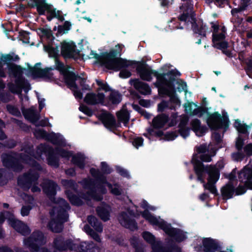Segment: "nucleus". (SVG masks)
I'll return each mask as SVG.
<instances>
[{
  "mask_svg": "<svg viewBox=\"0 0 252 252\" xmlns=\"http://www.w3.org/2000/svg\"><path fill=\"white\" fill-rule=\"evenodd\" d=\"M118 120L120 122L123 123L126 126V124L129 121V116L127 111L125 108H123L117 113Z\"/></svg>",
  "mask_w": 252,
  "mask_h": 252,
  "instance_id": "obj_37",
  "label": "nucleus"
},
{
  "mask_svg": "<svg viewBox=\"0 0 252 252\" xmlns=\"http://www.w3.org/2000/svg\"><path fill=\"white\" fill-rule=\"evenodd\" d=\"M216 48L221 51L222 53L228 58H232L233 55L231 50H228L229 47L228 42L226 41L220 42L215 45Z\"/></svg>",
  "mask_w": 252,
  "mask_h": 252,
  "instance_id": "obj_34",
  "label": "nucleus"
},
{
  "mask_svg": "<svg viewBox=\"0 0 252 252\" xmlns=\"http://www.w3.org/2000/svg\"><path fill=\"white\" fill-rule=\"evenodd\" d=\"M46 239L42 232L36 231L31 236L24 240V245L30 248L32 252H48L47 250L40 249V246L46 243ZM17 252H25L22 249L18 250Z\"/></svg>",
  "mask_w": 252,
  "mask_h": 252,
  "instance_id": "obj_9",
  "label": "nucleus"
},
{
  "mask_svg": "<svg viewBox=\"0 0 252 252\" xmlns=\"http://www.w3.org/2000/svg\"><path fill=\"white\" fill-rule=\"evenodd\" d=\"M143 135L150 140H156L158 137V118L155 117L150 126L147 129L146 132Z\"/></svg>",
  "mask_w": 252,
  "mask_h": 252,
  "instance_id": "obj_21",
  "label": "nucleus"
},
{
  "mask_svg": "<svg viewBox=\"0 0 252 252\" xmlns=\"http://www.w3.org/2000/svg\"><path fill=\"white\" fill-rule=\"evenodd\" d=\"M66 193L70 201L73 204H74L76 205H80L82 204L83 201L79 198L77 197V196H76L73 194H71L68 191H66Z\"/></svg>",
  "mask_w": 252,
  "mask_h": 252,
  "instance_id": "obj_45",
  "label": "nucleus"
},
{
  "mask_svg": "<svg viewBox=\"0 0 252 252\" xmlns=\"http://www.w3.org/2000/svg\"><path fill=\"white\" fill-rule=\"evenodd\" d=\"M48 13L52 16V17H56L60 20H63V17L61 15V12L57 10L56 8H54L52 5L51 6V10H49Z\"/></svg>",
  "mask_w": 252,
  "mask_h": 252,
  "instance_id": "obj_48",
  "label": "nucleus"
},
{
  "mask_svg": "<svg viewBox=\"0 0 252 252\" xmlns=\"http://www.w3.org/2000/svg\"><path fill=\"white\" fill-rule=\"evenodd\" d=\"M142 236L144 239L151 245L152 252H158L157 243L156 241L155 237L147 231L143 233Z\"/></svg>",
  "mask_w": 252,
  "mask_h": 252,
  "instance_id": "obj_32",
  "label": "nucleus"
},
{
  "mask_svg": "<svg viewBox=\"0 0 252 252\" xmlns=\"http://www.w3.org/2000/svg\"><path fill=\"white\" fill-rule=\"evenodd\" d=\"M88 220L89 223L93 227L94 229L98 232L102 231V226L98 220L93 216H89L88 218Z\"/></svg>",
  "mask_w": 252,
  "mask_h": 252,
  "instance_id": "obj_39",
  "label": "nucleus"
},
{
  "mask_svg": "<svg viewBox=\"0 0 252 252\" xmlns=\"http://www.w3.org/2000/svg\"><path fill=\"white\" fill-rule=\"evenodd\" d=\"M58 188V186L51 181H46L43 185L44 191L51 197L55 194Z\"/></svg>",
  "mask_w": 252,
  "mask_h": 252,
  "instance_id": "obj_26",
  "label": "nucleus"
},
{
  "mask_svg": "<svg viewBox=\"0 0 252 252\" xmlns=\"http://www.w3.org/2000/svg\"><path fill=\"white\" fill-rule=\"evenodd\" d=\"M208 128L205 125L202 126L201 125L198 129H197L198 135H196L199 137L202 136L204 135H205V134L208 131Z\"/></svg>",
  "mask_w": 252,
  "mask_h": 252,
  "instance_id": "obj_57",
  "label": "nucleus"
},
{
  "mask_svg": "<svg viewBox=\"0 0 252 252\" xmlns=\"http://www.w3.org/2000/svg\"><path fill=\"white\" fill-rule=\"evenodd\" d=\"M194 105L195 106H197L196 104L194 103L193 102H188L187 103H185L184 104L185 110L186 112H190V114L192 112V105Z\"/></svg>",
  "mask_w": 252,
  "mask_h": 252,
  "instance_id": "obj_62",
  "label": "nucleus"
},
{
  "mask_svg": "<svg viewBox=\"0 0 252 252\" xmlns=\"http://www.w3.org/2000/svg\"><path fill=\"white\" fill-rule=\"evenodd\" d=\"M175 82L178 85L176 89V91H177L179 93H181L183 91H184L185 94H186L187 93V85L186 82L183 81L182 79L176 80Z\"/></svg>",
  "mask_w": 252,
  "mask_h": 252,
  "instance_id": "obj_41",
  "label": "nucleus"
},
{
  "mask_svg": "<svg viewBox=\"0 0 252 252\" xmlns=\"http://www.w3.org/2000/svg\"><path fill=\"white\" fill-rule=\"evenodd\" d=\"M212 136L215 142L216 145L219 146V145L221 143L222 141L220 134L219 132H215L213 133Z\"/></svg>",
  "mask_w": 252,
  "mask_h": 252,
  "instance_id": "obj_55",
  "label": "nucleus"
},
{
  "mask_svg": "<svg viewBox=\"0 0 252 252\" xmlns=\"http://www.w3.org/2000/svg\"><path fill=\"white\" fill-rule=\"evenodd\" d=\"M193 17H195V16L192 14H189L188 12L184 13L179 16V20L186 23L190 22L191 23V21H192V18Z\"/></svg>",
  "mask_w": 252,
  "mask_h": 252,
  "instance_id": "obj_47",
  "label": "nucleus"
},
{
  "mask_svg": "<svg viewBox=\"0 0 252 252\" xmlns=\"http://www.w3.org/2000/svg\"><path fill=\"white\" fill-rule=\"evenodd\" d=\"M244 151L247 156H252V144H248L244 147Z\"/></svg>",
  "mask_w": 252,
  "mask_h": 252,
  "instance_id": "obj_60",
  "label": "nucleus"
},
{
  "mask_svg": "<svg viewBox=\"0 0 252 252\" xmlns=\"http://www.w3.org/2000/svg\"><path fill=\"white\" fill-rule=\"evenodd\" d=\"M105 96L101 93H98L97 94L94 93H88L84 98L86 103L90 105L100 104H105Z\"/></svg>",
  "mask_w": 252,
  "mask_h": 252,
  "instance_id": "obj_19",
  "label": "nucleus"
},
{
  "mask_svg": "<svg viewBox=\"0 0 252 252\" xmlns=\"http://www.w3.org/2000/svg\"><path fill=\"white\" fill-rule=\"evenodd\" d=\"M90 173L93 177L96 178V181L94 182L92 179H86L82 181V184L87 194L82 195V198L85 200L93 199L96 201L101 200L102 199V194L106 192V189L105 188V185L109 187L110 192L112 194L119 195L122 193V189L120 186L116 184L112 185L107 183L105 177L98 170L91 168Z\"/></svg>",
  "mask_w": 252,
  "mask_h": 252,
  "instance_id": "obj_2",
  "label": "nucleus"
},
{
  "mask_svg": "<svg viewBox=\"0 0 252 252\" xmlns=\"http://www.w3.org/2000/svg\"><path fill=\"white\" fill-rule=\"evenodd\" d=\"M208 108L206 107H199L194 109L191 112V115H197L201 117L205 113L208 114Z\"/></svg>",
  "mask_w": 252,
  "mask_h": 252,
  "instance_id": "obj_43",
  "label": "nucleus"
},
{
  "mask_svg": "<svg viewBox=\"0 0 252 252\" xmlns=\"http://www.w3.org/2000/svg\"><path fill=\"white\" fill-rule=\"evenodd\" d=\"M56 153L60 155L63 158H68L71 156V154L66 151L62 149L61 148L59 147L56 150Z\"/></svg>",
  "mask_w": 252,
  "mask_h": 252,
  "instance_id": "obj_50",
  "label": "nucleus"
},
{
  "mask_svg": "<svg viewBox=\"0 0 252 252\" xmlns=\"http://www.w3.org/2000/svg\"><path fill=\"white\" fill-rule=\"evenodd\" d=\"M207 114L206 123L211 130L223 129L226 131L228 128L229 120L226 112H223L222 116L218 112H215L212 114L208 112Z\"/></svg>",
  "mask_w": 252,
  "mask_h": 252,
  "instance_id": "obj_8",
  "label": "nucleus"
},
{
  "mask_svg": "<svg viewBox=\"0 0 252 252\" xmlns=\"http://www.w3.org/2000/svg\"><path fill=\"white\" fill-rule=\"evenodd\" d=\"M158 229H162L168 237L171 238L164 247H161V242L158 240V252H182L180 247L174 243H181L186 239L187 237L183 231L178 228L172 226L171 223L160 219L158 216Z\"/></svg>",
  "mask_w": 252,
  "mask_h": 252,
  "instance_id": "obj_4",
  "label": "nucleus"
},
{
  "mask_svg": "<svg viewBox=\"0 0 252 252\" xmlns=\"http://www.w3.org/2000/svg\"><path fill=\"white\" fill-rule=\"evenodd\" d=\"M30 151H25L20 154L19 157L15 154H5L2 155L1 158L4 166L7 167H11L14 171H19L22 168V163L29 164L32 165L33 169L30 172L25 174L23 176L18 178V184L21 188L27 189L31 188L32 192H38L40 191V188L36 186L37 181L38 178L37 170L41 169L40 166L36 163L33 159L29 157Z\"/></svg>",
  "mask_w": 252,
  "mask_h": 252,
  "instance_id": "obj_1",
  "label": "nucleus"
},
{
  "mask_svg": "<svg viewBox=\"0 0 252 252\" xmlns=\"http://www.w3.org/2000/svg\"><path fill=\"white\" fill-rule=\"evenodd\" d=\"M196 154H204L208 151V149L206 145L202 144L199 146L196 147Z\"/></svg>",
  "mask_w": 252,
  "mask_h": 252,
  "instance_id": "obj_54",
  "label": "nucleus"
},
{
  "mask_svg": "<svg viewBox=\"0 0 252 252\" xmlns=\"http://www.w3.org/2000/svg\"><path fill=\"white\" fill-rule=\"evenodd\" d=\"M44 49L45 51L49 53V56L51 57H54L56 54V51L50 46H44Z\"/></svg>",
  "mask_w": 252,
  "mask_h": 252,
  "instance_id": "obj_63",
  "label": "nucleus"
},
{
  "mask_svg": "<svg viewBox=\"0 0 252 252\" xmlns=\"http://www.w3.org/2000/svg\"><path fill=\"white\" fill-rule=\"evenodd\" d=\"M123 47V45H116L115 49L104 56L102 62L107 68L118 71L122 67H127L133 64L130 61L116 58Z\"/></svg>",
  "mask_w": 252,
  "mask_h": 252,
  "instance_id": "obj_7",
  "label": "nucleus"
},
{
  "mask_svg": "<svg viewBox=\"0 0 252 252\" xmlns=\"http://www.w3.org/2000/svg\"><path fill=\"white\" fill-rule=\"evenodd\" d=\"M129 83L137 90L141 94L147 95L151 93V89L148 85L144 83L138 79L130 80Z\"/></svg>",
  "mask_w": 252,
  "mask_h": 252,
  "instance_id": "obj_25",
  "label": "nucleus"
},
{
  "mask_svg": "<svg viewBox=\"0 0 252 252\" xmlns=\"http://www.w3.org/2000/svg\"><path fill=\"white\" fill-rule=\"evenodd\" d=\"M37 7V10L40 14H43L46 11L48 12L51 10L52 5L48 4L43 1L38 0H33Z\"/></svg>",
  "mask_w": 252,
  "mask_h": 252,
  "instance_id": "obj_36",
  "label": "nucleus"
},
{
  "mask_svg": "<svg viewBox=\"0 0 252 252\" xmlns=\"http://www.w3.org/2000/svg\"><path fill=\"white\" fill-rule=\"evenodd\" d=\"M23 113L25 118L33 123H36L39 119V116L36 113L34 107L25 110Z\"/></svg>",
  "mask_w": 252,
  "mask_h": 252,
  "instance_id": "obj_33",
  "label": "nucleus"
},
{
  "mask_svg": "<svg viewBox=\"0 0 252 252\" xmlns=\"http://www.w3.org/2000/svg\"><path fill=\"white\" fill-rule=\"evenodd\" d=\"M96 84L98 86V91H104L105 92H109V94L105 97V103L106 105H117L122 101V95L115 90L111 89L107 84L104 83L100 80H96Z\"/></svg>",
  "mask_w": 252,
  "mask_h": 252,
  "instance_id": "obj_13",
  "label": "nucleus"
},
{
  "mask_svg": "<svg viewBox=\"0 0 252 252\" xmlns=\"http://www.w3.org/2000/svg\"><path fill=\"white\" fill-rule=\"evenodd\" d=\"M212 160V156L210 154L205 153L200 155L196 154L193 155L191 159V163L193 166L194 171L197 177L198 181L201 183H205L206 178V171L204 169L207 170H217L214 165H205L203 162H210Z\"/></svg>",
  "mask_w": 252,
  "mask_h": 252,
  "instance_id": "obj_6",
  "label": "nucleus"
},
{
  "mask_svg": "<svg viewBox=\"0 0 252 252\" xmlns=\"http://www.w3.org/2000/svg\"><path fill=\"white\" fill-rule=\"evenodd\" d=\"M100 117L106 127L110 128L115 126L116 121L115 118L109 113L103 112L101 114Z\"/></svg>",
  "mask_w": 252,
  "mask_h": 252,
  "instance_id": "obj_27",
  "label": "nucleus"
},
{
  "mask_svg": "<svg viewBox=\"0 0 252 252\" xmlns=\"http://www.w3.org/2000/svg\"><path fill=\"white\" fill-rule=\"evenodd\" d=\"M190 128L189 127L179 128L177 133L184 138H186L189 134Z\"/></svg>",
  "mask_w": 252,
  "mask_h": 252,
  "instance_id": "obj_53",
  "label": "nucleus"
},
{
  "mask_svg": "<svg viewBox=\"0 0 252 252\" xmlns=\"http://www.w3.org/2000/svg\"><path fill=\"white\" fill-rule=\"evenodd\" d=\"M191 26L193 31V36L196 38L200 37V38L195 42L199 45L201 43V38L206 37L208 27L206 24L203 23L202 21L197 22L195 17L192 18Z\"/></svg>",
  "mask_w": 252,
  "mask_h": 252,
  "instance_id": "obj_15",
  "label": "nucleus"
},
{
  "mask_svg": "<svg viewBox=\"0 0 252 252\" xmlns=\"http://www.w3.org/2000/svg\"><path fill=\"white\" fill-rule=\"evenodd\" d=\"M206 171V176L208 175V183L203 184V187L205 189L208 190L210 192L213 194L215 196L219 195L217 189L215 184L218 181L220 178L219 171L218 170H207L204 169Z\"/></svg>",
  "mask_w": 252,
  "mask_h": 252,
  "instance_id": "obj_14",
  "label": "nucleus"
},
{
  "mask_svg": "<svg viewBox=\"0 0 252 252\" xmlns=\"http://www.w3.org/2000/svg\"><path fill=\"white\" fill-rule=\"evenodd\" d=\"M116 169H117V171L122 176H123L126 177H129V174H128V172L125 169L123 168L122 167H120V166H117Z\"/></svg>",
  "mask_w": 252,
  "mask_h": 252,
  "instance_id": "obj_64",
  "label": "nucleus"
},
{
  "mask_svg": "<svg viewBox=\"0 0 252 252\" xmlns=\"http://www.w3.org/2000/svg\"><path fill=\"white\" fill-rule=\"evenodd\" d=\"M61 53L65 58H75L78 54L76 46L72 41H63L62 43Z\"/></svg>",
  "mask_w": 252,
  "mask_h": 252,
  "instance_id": "obj_18",
  "label": "nucleus"
},
{
  "mask_svg": "<svg viewBox=\"0 0 252 252\" xmlns=\"http://www.w3.org/2000/svg\"><path fill=\"white\" fill-rule=\"evenodd\" d=\"M84 231L89 235H90L94 240L97 242L100 241V238L98 234L96 233L88 225H85L84 227Z\"/></svg>",
  "mask_w": 252,
  "mask_h": 252,
  "instance_id": "obj_42",
  "label": "nucleus"
},
{
  "mask_svg": "<svg viewBox=\"0 0 252 252\" xmlns=\"http://www.w3.org/2000/svg\"><path fill=\"white\" fill-rule=\"evenodd\" d=\"M238 179L240 182L244 183L245 181L252 180V168L245 166L238 173Z\"/></svg>",
  "mask_w": 252,
  "mask_h": 252,
  "instance_id": "obj_28",
  "label": "nucleus"
},
{
  "mask_svg": "<svg viewBox=\"0 0 252 252\" xmlns=\"http://www.w3.org/2000/svg\"><path fill=\"white\" fill-rule=\"evenodd\" d=\"M69 209L68 203L63 199L59 200L58 203L53 206L50 212L51 220L49 227L54 232H60L63 229V223L67 221L68 216L66 211Z\"/></svg>",
  "mask_w": 252,
  "mask_h": 252,
  "instance_id": "obj_5",
  "label": "nucleus"
},
{
  "mask_svg": "<svg viewBox=\"0 0 252 252\" xmlns=\"http://www.w3.org/2000/svg\"><path fill=\"white\" fill-rule=\"evenodd\" d=\"M134 215L133 212L129 211H127V213H123L119 217V222L125 227L133 230L136 228V223L132 219Z\"/></svg>",
  "mask_w": 252,
  "mask_h": 252,
  "instance_id": "obj_17",
  "label": "nucleus"
},
{
  "mask_svg": "<svg viewBox=\"0 0 252 252\" xmlns=\"http://www.w3.org/2000/svg\"><path fill=\"white\" fill-rule=\"evenodd\" d=\"M9 69L15 77L18 78L15 83H10L8 85L9 90L13 93H16L21 96L22 89H24L25 92H28L30 89V85L25 80L20 77L21 75V69L16 65H11Z\"/></svg>",
  "mask_w": 252,
  "mask_h": 252,
  "instance_id": "obj_11",
  "label": "nucleus"
},
{
  "mask_svg": "<svg viewBox=\"0 0 252 252\" xmlns=\"http://www.w3.org/2000/svg\"><path fill=\"white\" fill-rule=\"evenodd\" d=\"M46 148L44 145H40L37 149V154L35 156L34 158L37 159H39L41 157V156L43 153L46 154Z\"/></svg>",
  "mask_w": 252,
  "mask_h": 252,
  "instance_id": "obj_51",
  "label": "nucleus"
},
{
  "mask_svg": "<svg viewBox=\"0 0 252 252\" xmlns=\"http://www.w3.org/2000/svg\"><path fill=\"white\" fill-rule=\"evenodd\" d=\"M247 189L243 185H239L236 188H235V193L236 195H242L246 192Z\"/></svg>",
  "mask_w": 252,
  "mask_h": 252,
  "instance_id": "obj_56",
  "label": "nucleus"
},
{
  "mask_svg": "<svg viewBox=\"0 0 252 252\" xmlns=\"http://www.w3.org/2000/svg\"><path fill=\"white\" fill-rule=\"evenodd\" d=\"M220 191L223 199L227 200L232 198L235 193V187L233 182H228L221 188Z\"/></svg>",
  "mask_w": 252,
  "mask_h": 252,
  "instance_id": "obj_24",
  "label": "nucleus"
},
{
  "mask_svg": "<svg viewBox=\"0 0 252 252\" xmlns=\"http://www.w3.org/2000/svg\"><path fill=\"white\" fill-rule=\"evenodd\" d=\"M190 125L191 130L195 133L196 135H198L197 129H198L201 125L200 120L198 119H193L190 122Z\"/></svg>",
  "mask_w": 252,
  "mask_h": 252,
  "instance_id": "obj_46",
  "label": "nucleus"
},
{
  "mask_svg": "<svg viewBox=\"0 0 252 252\" xmlns=\"http://www.w3.org/2000/svg\"><path fill=\"white\" fill-rule=\"evenodd\" d=\"M141 206L145 209L142 214L144 218L147 220L150 223L153 225H156L157 223V218L153 216L148 210V203L147 202L143 201L141 204Z\"/></svg>",
  "mask_w": 252,
  "mask_h": 252,
  "instance_id": "obj_31",
  "label": "nucleus"
},
{
  "mask_svg": "<svg viewBox=\"0 0 252 252\" xmlns=\"http://www.w3.org/2000/svg\"><path fill=\"white\" fill-rule=\"evenodd\" d=\"M97 213L100 218L104 221L109 219L110 208L105 204H102L97 208Z\"/></svg>",
  "mask_w": 252,
  "mask_h": 252,
  "instance_id": "obj_29",
  "label": "nucleus"
},
{
  "mask_svg": "<svg viewBox=\"0 0 252 252\" xmlns=\"http://www.w3.org/2000/svg\"><path fill=\"white\" fill-rule=\"evenodd\" d=\"M77 252H99V248L92 242L90 243L82 242L78 248Z\"/></svg>",
  "mask_w": 252,
  "mask_h": 252,
  "instance_id": "obj_30",
  "label": "nucleus"
},
{
  "mask_svg": "<svg viewBox=\"0 0 252 252\" xmlns=\"http://www.w3.org/2000/svg\"><path fill=\"white\" fill-rule=\"evenodd\" d=\"M40 63H37L34 67L31 68V73L34 77H47L50 78L52 74L50 72L51 68L41 69L38 67Z\"/></svg>",
  "mask_w": 252,
  "mask_h": 252,
  "instance_id": "obj_22",
  "label": "nucleus"
},
{
  "mask_svg": "<svg viewBox=\"0 0 252 252\" xmlns=\"http://www.w3.org/2000/svg\"><path fill=\"white\" fill-rule=\"evenodd\" d=\"M55 251L54 252H61L67 249L68 247L67 244L63 243V238L58 237L54 241Z\"/></svg>",
  "mask_w": 252,
  "mask_h": 252,
  "instance_id": "obj_35",
  "label": "nucleus"
},
{
  "mask_svg": "<svg viewBox=\"0 0 252 252\" xmlns=\"http://www.w3.org/2000/svg\"><path fill=\"white\" fill-rule=\"evenodd\" d=\"M34 135L37 138H44L51 141L53 144L60 146H65V142L63 136L60 134L47 133L42 129H37L34 131Z\"/></svg>",
  "mask_w": 252,
  "mask_h": 252,
  "instance_id": "obj_16",
  "label": "nucleus"
},
{
  "mask_svg": "<svg viewBox=\"0 0 252 252\" xmlns=\"http://www.w3.org/2000/svg\"><path fill=\"white\" fill-rule=\"evenodd\" d=\"M225 38V35L224 33H213L212 34V43L213 46L216 48L215 45L220 42L224 41Z\"/></svg>",
  "mask_w": 252,
  "mask_h": 252,
  "instance_id": "obj_40",
  "label": "nucleus"
},
{
  "mask_svg": "<svg viewBox=\"0 0 252 252\" xmlns=\"http://www.w3.org/2000/svg\"><path fill=\"white\" fill-rule=\"evenodd\" d=\"M136 69L140 77L146 81H150L153 76H157V72L153 71L150 66L145 64H138Z\"/></svg>",
  "mask_w": 252,
  "mask_h": 252,
  "instance_id": "obj_20",
  "label": "nucleus"
},
{
  "mask_svg": "<svg viewBox=\"0 0 252 252\" xmlns=\"http://www.w3.org/2000/svg\"><path fill=\"white\" fill-rule=\"evenodd\" d=\"M55 64L56 68L63 73L65 82L69 88L73 92L75 97L76 98H82V94L78 90L77 86L75 83V81L77 79V77L74 73L70 71V68H66L62 63L57 59L55 60Z\"/></svg>",
  "mask_w": 252,
  "mask_h": 252,
  "instance_id": "obj_10",
  "label": "nucleus"
},
{
  "mask_svg": "<svg viewBox=\"0 0 252 252\" xmlns=\"http://www.w3.org/2000/svg\"><path fill=\"white\" fill-rule=\"evenodd\" d=\"M170 65L165 64L158 72V97H169V104L180 105L181 101L177 96L175 84L177 76L181 73L176 69L169 70Z\"/></svg>",
  "mask_w": 252,
  "mask_h": 252,
  "instance_id": "obj_3",
  "label": "nucleus"
},
{
  "mask_svg": "<svg viewBox=\"0 0 252 252\" xmlns=\"http://www.w3.org/2000/svg\"><path fill=\"white\" fill-rule=\"evenodd\" d=\"M132 143L133 146L138 149L139 147L143 145V139L141 137H136L133 140Z\"/></svg>",
  "mask_w": 252,
  "mask_h": 252,
  "instance_id": "obj_59",
  "label": "nucleus"
},
{
  "mask_svg": "<svg viewBox=\"0 0 252 252\" xmlns=\"http://www.w3.org/2000/svg\"><path fill=\"white\" fill-rule=\"evenodd\" d=\"M244 145V140L242 138L239 137H238L235 144L236 148L239 152L241 151L244 149L243 146Z\"/></svg>",
  "mask_w": 252,
  "mask_h": 252,
  "instance_id": "obj_52",
  "label": "nucleus"
},
{
  "mask_svg": "<svg viewBox=\"0 0 252 252\" xmlns=\"http://www.w3.org/2000/svg\"><path fill=\"white\" fill-rule=\"evenodd\" d=\"M132 106L134 109H135L136 110L138 111L146 119H149L151 117V116H152L151 114L147 113L144 110L140 108V107L139 106H138L137 105H133Z\"/></svg>",
  "mask_w": 252,
  "mask_h": 252,
  "instance_id": "obj_49",
  "label": "nucleus"
},
{
  "mask_svg": "<svg viewBox=\"0 0 252 252\" xmlns=\"http://www.w3.org/2000/svg\"><path fill=\"white\" fill-rule=\"evenodd\" d=\"M32 206L31 205L28 206H24L21 209V214L22 216H28L31 210Z\"/></svg>",
  "mask_w": 252,
  "mask_h": 252,
  "instance_id": "obj_58",
  "label": "nucleus"
},
{
  "mask_svg": "<svg viewBox=\"0 0 252 252\" xmlns=\"http://www.w3.org/2000/svg\"><path fill=\"white\" fill-rule=\"evenodd\" d=\"M163 118L166 120L168 117L165 115H158V138L164 135V138L166 140H173L178 136L177 131H169L164 134V132L159 129V128L161 127V126H160V121Z\"/></svg>",
  "mask_w": 252,
  "mask_h": 252,
  "instance_id": "obj_23",
  "label": "nucleus"
},
{
  "mask_svg": "<svg viewBox=\"0 0 252 252\" xmlns=\"http://www.w3.org/2000/svg\"><path fill=\"white\" fill-rule=\"evenodd\" d=\"M6 219L8 223L17 232L23 235L29 234L31 230L29 227L22 221L15 219L13 214L9 212H4L0 214V223H2Z\"/></svg>",
  "mask_w": 252,
  "mask_h": 252,
  "instance_id": "obj_12",
  "label": "nucleus"
},
{
  "mask_svg": "<svg viewBox=\"0 0 252 252\" xmlns=\"http://www.w3.org/2000/svg\"><path fill=\"white\" fill-rule=\"evenodd\" d=\"M72 161L80 168H83L86 164V158L82 154H77L72 157Z\"/></svg>",
  "mask_w": 252,
  "mask_h": 252,
  "instance_id": "obj_38",
  "label": "nucleus"
},
{
  "mask_svg": "<svg viewBox=\"0 0 252 252\" xmlns=\"http://www.w3.org/2000/svg\"><path fill=\"white\" fill-rule=\"evenodd\" d=\"M247 60L246 62V67L245 68V71L247 73L252 72V59H247Z\"/></svg>",
  "mask_w": 252,
  "mask_h": 252,
  "instance_id": "obj_61",
  "label": "nucleus"
},
{
  "mask_svg": "<svg viewBox=\"0 0 252 252\" xmlns=\"http://www.w3.org/2000/svg\"><path fill=\"white\" fill-rule=\"evenodd\" d=\"M167 108L174 109L175 107L172 105H170L169 101L164 100H162L159 103H158V112H162Z\"/></svg>",
  "mask_w": 252,
  "mask_h": 252,
  "instance_id": "obj_44",
  "label": "nucleus"
}]
</instances>
